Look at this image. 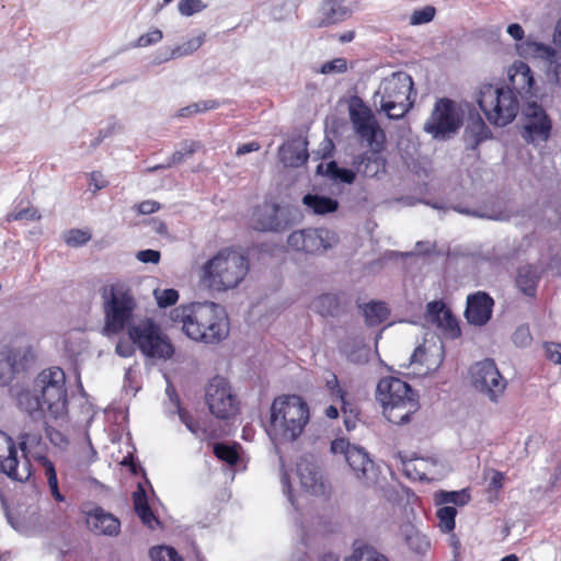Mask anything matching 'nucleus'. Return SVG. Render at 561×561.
I'll return each instance as SVG.
<instances>
[{"label": "nucleus", "mask_w": 561, "mask_h": 561, "mask_svg": "<svg viewBox=\"0 0 561 561\" xmlns=\"http://www.w3.org/2000/svg\"><path fill=\"white\" fill-rule=\"evenodd\" d=\"M42 218L39 211L35 207H26L14 210L7 215V221H35Z\"/></svg>", "instance_id": "ea45409f"}, {"label": "nucleus", "mask_w": 561, "mask_h": 561, "mask_svg": "<svg viewBox=\"0 0 561 561\" xmlns=\"http://www.w3.org/2000/svg\"><path fill=\"white\" fill-rule=\"evenodd\" d=\"M0 471L15 481H26L31 477V463L26 459L19 469L18 450L13 439L0 431Z\"/></svg>", "instance_id": "dca6fc26"}, {"label": "nucleus", "mask_w": 561, "mask_h": 561, "mask_svg": "<svg viewBox=\"0 0 561 561\" xmlns=\"http://www.w3.org/2000/svg\"><path fill=\"white\" fill-rule=\"evenodd\" d=\"M148 500L145 491L139 489L134 493V508L135 511L139 510L141 506L148 505Z\"/></svg>", "instance_id": "338daca9"}, {"label": "nucleus", "mask_w": 561, "mask_h": 561, "mask_svg": "<svg viewBox=\"0 0 561 561\" xmlns=\"http://www.w3.org/2000/svg\"><path fill=\"white\" fill-rule=\"evenodd\" d=\"M32 347H5L0 351V386L9 385L16 374L27 368Z\"/></svg>", "instance_id": "f3484780"}, {"label": "nucleus", "mask_w": 561, "mask_h": 561, "mask_svg": "<svg viewBox=\"0 0 561 561\" xmlns=\"http://www.w3.org/2000/svg\"><path fill=\"white\" fill-rule=\"evenodd\" d=\"M152 561H183L178 551L168 546H157L149 550Z\"/></svg>", "instance_id": "e433bc0d"}, {"label": "nucleus", "mask_w": 561, "mask_h": 561, "mask_svg": "<svg viewBox=\"0 0 561 561\" xmlns=\"http://www.w3.org/2000/svg\"><path fill=\"white\" fill-rule=\"evenodd\" d=\"M137 515L140 517L144 525L153 529L156 524H159L158 518L154 516L150 505L141 506L139 510L135 511Z\"/></svg>", "instance_id": "603ef678"}, {"label": "nucleus", "mask_w": 561, "mask_h": 561, "mask_svg": "<svg viewBox=\"0 0 561 561\" xmlns=\"http://www.w3.org/2000/svg\"><path fill=\"white\" fill-rule=\"evenodd\" d=\"M457 510L454 506L445 505L436 511L438 527L444 534H449L456 526Z\"/></svg>", "instance_id": "72a5a7b5"}, {"label": "nucleus", "mask_w": 561, "mask_h": 561, "mask_svg": "<svg viewBox=\"0 0 561 561\" xmlns=\"http://www.w3.org/2000/svg\"><path fill=\"white\" fill-rule=\"evenodd\" d=\"M161 205L152 199L142 201L134 206L136 211L140 215H150L160 209Z\"/></svg>", "instance_id": "5fc2aeb1"}, {"label": "nucleus", "mask_w": 561, "mask_h": 561, "mask_svg": "<svg viewBox=\"0 0 561 561\" xmlns=\"http://www.w3.org/2000/svg\"><path fill=\"white\" fill-rule=\"evenodd\" d=\"M491 478L486 488V493L493 494L494 499H497L499 492L503 489L506 476L504 472L497 470H491Z\"/></svg>", "instance_id": "a18cd8bd"}, {"label": "nucleus", "mask_w": 561, "mask_h": 561, "mask_svg": "<svg viewBox=\"0 0 561 561\" xmlns=\"http://www.w3.org/2000/svg\"><path fill=\"white\" fill-rule=\"evenodd\" d=\"M522 55L548 61V78L561 85V56L551 46L527 41L520 45Z\"/></svg>", "instance_id": "6ab92c4d"}, {"label": "nucleus", "mask_w": 561, "mask_h": 561, "mask_svg": "<svg viewBox=\"0 0 561 561\" xmlns=\"http://www.w3.org/2000/svg\"><path fill=\"white\" fill-rule=\"evenodd\" d=\"M36 405L58 415L67 410L68 396L66 375L60 367H50L41 371L34 380Z\"/></svg>", "instance_id": "1a4fd4ad"}, {"label": "nucleus", "mask_w": 561, "mask_h": 561, "mask_svg": "<svg viewBox=\"0 0 561 561\" xmlns=\"http://www.w3.org/2000/svg\"><path fill=\"white\" fill-rule=\"evenodd\" d=\"M339 401L341 402V411L343 413L345 427L347 431H352L356 426L359 409L356 404L347 401L346 397H344V400Z\"/></svg>", "instance_id": "c9c22d12"}, {"label": "nucleus", "mask_w": 561, "mask_h": 561, "mask_svg": "<svg viewBox=\"0 0 561 561\" xmlns=\"http://www.w3.org/2000/svg\"><path fill=\"white\" fill-rule=\"evenodd\" d=\"M180 419L186 427L195 435L201 431L198 422L185 411H180Z\"/></svg>", "instance_id": "680f3d73"}, {"label": "nucleus", "mask_w": 561, "mask_h": 561, "mask_svg": "<svg viewBox=\"0 0 561 561\" xmlns=\"http://www.w3.org/2000/svg\"><path fill=\"white\" fill-rule=\"evenodd\" d=\"M347 561H388L387 558L369 547L355 549Z\"/></svg>", "instance_id": "58836bf2"}, {"label": "nucleus", "mask_w": 561, "mask_h": 561, "mask_svg": "<svg viewBox=\"0 0 561 561\" xmlns=\"http://www.w3.org/2000/svg\"><path fill=\"white\" fill-rule=\"evenodd\" d=\"M353 446L345 439H335L331 443V451L333 454H343L345 458L347 457V451Z\"/></svg>", "instance_id": "e2e57ef3"}, {"label": "nucleus", "mask_w": 561, "mask_h": 561, "mask_svg": "<svg viewBox=\"0 0 561 561\" xmlns=\"http://www.w3.org/2000/svg\"><path fill=\"white\" fill-rule=\"evenodd\" d=\"M477 102L486 119L495 126H505L513 122L519 110L515 91L490 83L481 85Z\"/></svg>", "instance_id": "6e6552de"}, {"label": "nucleus", "mask_w": 561, "mask_h": 561, "mask_svg": "<svg viewBox=\"0 0 561 561\" xmlns=\"http://www.w3.org/2000/svg\"><path fill=\"white\" fill-rule=\"evenodd\" d=\"M135 347L136 345L133 344V342H127L125 340H119L115 346V352L121 357H130L135 354Z\"/></svg>", "instance_id": "13d9d810"}, {"label": "nucleus", "mask_w": 561, "mask_h": 561, "mask_svg": "<svg viewBox=\"0 0 561 561\" xmlns=\"http://www.w3.org/2000/svg\"><path fill=\"white\" fill-rule=\"evenodd\" d=\"M199 147L201 144L198 141L186 142L184 145L183 150H179L172 153L165 165H156L151 168L150 171H156L158 169L170 168L171 165L179 164L183 162L186 157L192 156Z\"/></svg>", "instance_id": "f704fd0d"}, {"label": "nucleus", "mask_w": 561, "mask_h": 561, "mask_svg": "<svg viewBox=\"0 0 561 561\" xmlns=\"http://www.w3.org/2000/svg\"><path fill=\"white\" fill-rule=\"evenodd\" d=\"M249 270L250 262L245 255L232 248H225L203 264L201 282L211 290L224 293L237 288Z\"/></svg>", "instance_id": "7ed1b4c3"}, {"label": "nucleus", "mask_w": 561, "mask_h": 561, "mask_svg": "<svg viewBox=\"0 0 561 561\" xmlns=\"http://www.w3.org/2000/svg\"><path fill=\"white\" fill-rule=\"evenodd\" d=\"M108 182L105 180L100 171H93L89 175V185L93 187V192L100 191L106 187Z\"/></svg>", "instance_id": "6e6d98bb"}, {"label": "nucleus", "mask_w": 561, "mask_h": 561, "mask_svg": "<svg viewBox=\"0 0 561 561\" xmlns=\"http://www.w3.org/2000/svg\"><path fill=\"white\" fill-rule=\"evenodd\" d=\"M462 126V113L455 101L448 98L437 99L423 125V130L435 140H448Z\"/></svg>", "instance_id": "9d476101"}, {"label": "nucleus", "mask_w": 561, "mask_h": 561, "mask_svg": "<svg viewBox=\"0 0 561 561\" xmlns=\"http://www.w3.org/2000/svg\"><path fill=\"white\" fill-rule=\"evenodd\" d=\"M160 252L157 250H142L137 253V259L144 263L157 264L160 261Z\"/></svg>", "instance_id": "052dcab7"}, {"label": "nucleus", "mask_w": 561, "mask_h": 561, "mask_svg": "<svg viewBox=\"0 0 561 561\" xmlns=\"http://www.w3.org/2000/svg\"><path fill=\"white\" fill-rule=\"evenodd\" d=\"M153 296L157 300V304L160 308H167L173 306L179 300V293L176 289L168 288V289H154Z\"/></svg>", "instance_id": "a19ab883"}, {"label": "nucleus", "mask_w": 561, "mask_h": 561, "mask_svg": "<svg viewBox=\"0 0 561 561\" xmlns=\"http://www.w3.org/2000/svg\"><path fill=\"white\" fill-rule=\"evenodd\" d=\"M546 354L549 360L554 364L561 365V344L560 343H546Z\"/></svg>", "instance_id": "4d7b16f0"}, {"label": "nucleus", "mask_w": 561, "mask_h": 561, "mask_svg": "<svg viewBox=\"0 0 561 561\" xmlns=\"http://www.w3.org/2000/svg\"><path fill=\"white\" fill-rule=\"evenodd\" d=\"M324 233H327L325 230L312 228L297 230L288 236L287 244L295 251L310 254L320 253L330 247Z\"/></svg>", "instance_id": "a211bd4d"}, {"label": "nucleus", "mask_w": 561, "mask_h": 561, "mask_svg": "<svg viewBox=\"0 0 561 561\" xmlns=\"http://www.w3.org/2000/svg\"><path fill=\"white\" fill-rule=\"evenodd\" d=\"M513 91L518 94L536 95L535 78L530 67L524 61H515L510 72Z\"/></svg>", "instance_id": "b1692460"}, {"label": "nucleus", "mask_w": 561, "mask_h": 561, "mask_svg": "<svg viewBox=\"0 0 561 561\" xmlns=\"http://www.w3.org/2000/svg\"><path fill=\"white\" fill-rule=\"evenodd\" d=\"M426 318L447 337L456 339L461 334L458 320L442 300H435L427 304Z\"/></svg>", "instance_id": "aec40b11"}, {"label": "nucleus", "mask_w": 561, "mask_h": 561, "mask_svg": "<svg viewBox=\"0 0 561 561\" xmlns=\"http://www.w3.org/2000/svg\"><path fill=\"white\" fill-rule=\"evenodd\" d=\"M347 70L346 59L343 57L327 61L321 66V73H343Z\"/></svg>", "instance_id": "de8ad7c7"}, {"label": "nucleus", "mask_w": 561, "mask_h": 561, "mask_svg": "<svg viewBox=\"0 0 561 561\" xmlns=\"http://www.w3.org/2000/svg\"><path fill=\"white\" fill-rule=\"evenodd\" d=\"M345 0H325L320 7L321 16L310 23L313 28L328 27L341 23L348 19L352 11L346 5H343Z\"/></svg>", "instance_id": "5701e85b"}, {"label": "nucleus", "mask_w": 561, "mask_h": 561, "mask_svg": "<svg viewBox=\"0 0 561 561\" xmlns=\"http://www.w3.org/2000/svg\"><path fill=\"white\" fill-rule=\"evenodd\" d=\"M88 528L96 534L115 537L121 531V522L113 514L105 512L98 506L87 514Z\"/></svg>", "instance_id": "4be33fe9"}, {"label": "nucleus", "mask_w": 561, "mask_h": 561, "mask_svg": "<svg viewBox=\"0 0 561 561\" xmlns=\"http://www.w3.org/2000/svg\"><path fill=\"white\" fill-rule=\"evenodd\" d=\"M470 499V493L466 489L460 491H438L435 493V503L444 506L447 504L465 506L469 503Z\"/></svg>", "instance_id": "2f4dec72"}, {"label": "nucleus", "mask_w": 561, "mask_h": 561, "mask_svg": "<svg viewBox=\"0 0 561 561\" xmlns=\"http://www.w3.org/2000/svg\"><path fill=\"white\" fill-rule=\"evenodd\" d=\"M436 10L432 5H426L422 9H416L413 11L410 18V23L412 25H421L431 22L435 16Z\"/></svg>", "instance_id": "c03bdc74"}, {"label": "nucleus", "mask_w": 561, "mask_h": 561, "mask_svg": "<svg viewBox=\"0 0 561 561\" xmlns=\"http://www.w3.org/2000/svg\"><path fill=\"white\" fill-rule=\"evenodd\" d=\"M253 227L259 231L280 232L291 226L288 211L280 205L265 201L253 211Z\"/></svg>", "instance_id": "4468645a"}, {"label": "nucleus", "mask_w": 561, "mask_h": 561, "mask_svg": "<svg viewBox=\"0 0 561 561\" xmlns=\"http://www.w3.org/2000/svg\"><path fill=\"white\" fill-rule=\"evenodd\" d=\"M304 204L311 208L316 214L324 215L337 209L339 204L335 199L327 196L307 194L304 196Z\"/></svg>", "instance_id": "7c9ffc66"}, {"label": "nucleus", "mask_w": 561, "mask_h": 561, "mask_svg": "<svg viewBox=\"0 0 561 561\" xmlns=\"http://www.w3.org/2000/svg\"><path fill=\"white\" fill-rule=\"evenodd\" d=\"M507 33L515 39L522 41L524 37V30L518 23L510 24L507 27Z\"/></svg>", "instance_id": "774afa93"}, {"label": "nucleus", "mask_w": 561, "mask_h": 561, "mask_svg": "<svg viewBox=\"0 0 561 561\" xmlns=\"http://www.w3.org/2000/svg\"><path fill=\"white\" fill-rule=\"evenodd\" d=\"M356 174L346 168H340L337 173H335L334 181H340L343 183L351 184L355 181Z\"/></svg>", "instance_id": "0e129e2a"}, {"label": "nucleus", "mask_w": 561, "mask_h": 561, "mask_svg": "<svg viewBox=\"0 0 561 561\" xmlns=\"http://www.w3.org/2000/svg\"><path fill=\"white\" fill-rule=\"evenodd\" d=\"M310 308L323 318L334 317L340 310V299L333 294H323L314 298Z\"/></svg>", "instance_id": "cd10ccee"}, {"label": "nucleus", "mask_w": 561, "mask_h": 561, "mask_svg": "<svg viewBox=\"0 0 561 561\" xmlns=\"http://www.w3.org/2000/svg\"><path fill=\"white\" fill-rule=\"evenodd\" d=\"M297 473L301 485L313 494L323 490V483L319 471L309 462L301 461L297 465Z\"/></svg>", "instance_id": "393cba45"}, {"label": "nucleus", "mask_w": 561, "mask_h": 561, "mask_svg": "<svg viewBox=\"0 0 561 561\" xmlns=\"http://www.w3.org/2000/svg\"><path fill=\"white\" fill-rule=\"evenodd\" d=\"M325 386L333 399L344 400V397H347L346 390L340 386L337 376L335 374L331 375V378L327 380Z\"/></svg>", "instance_id": "09e8293b"}, {"label": "nucleus", "mask_w": 561, "mask_h": 561, "mask_svg": "<svg viewBox=\"0 0 561 561\" xmlns=\"http://www.w3.org/2000/svg\"><path fill=\"white\" fill-rule=\"evenodd\" d=\"M163 37L162 32L159 28H154L146 34L140 35L137 38L136 46L137 47H147L153 44L159 43Z\"/></svg>", "instance_id": "8fccbe9b"}, {"label": "nucleus", "mask_w": 561, "mask_h": 561, "mask_svg": "<svg viewBox=\"0 0 561 561\" xmlns=\"http://www.w3.org/2000/svg\"><path fill=\"white\" fill-rule=\"evenodd\" d=\"M362 310L365 318V323L368 327L379 325L380 323L385 322L390 314L388 306L382 301H371L364 304L362 306Z\"/></svg>", "instance_id": "bb28decb"}, {"label": "nucleus", "mask_w": 561, "mask_h": 561, "mask_svg": "<svg viewBox=\"0 0 561 561\" xmlns=\"http://www.w3.org/2000/svg\"><path fill=\"white\" fill-rule=\"evenodd\" d=\"M493 298L485 291H477L467 298L465 316L470 324L484 325L492 316Z\"/></svg>", "instance_id": "412c9836"}, {"label": "nucleus", "mask_w": 561, "mask_h": 561, "mask_svg": "<svg viewBox=\"0 0 561 561\" xmlns=\"http://www.w3.org/2000/svg\"><path fill=\"white\" fill-rule=\"evenodd\" d=\"M376 399L382 407L385 417L397 425L410 422L420 409L417 392L407 381L393 376L378 381Z\"/></svg>", "instance_id": "20e7f679"}, {"label": "nucleus", "mask_w": 561, "mask_h": 561, "mask_svg": "<svg viewBox=\"0 0 561 561\" xmlns=\"http://www.w3.org/2000/svg\"><path fill=\"white\" fill-rule=\"evenodd\" d=\"M205 8L202 0H181L178 9L182 15L191 16Z\"/></svg>", "instance_id": "49530a36"}, {"label": "nucleus", "mask_w": 561, "mask_h": 561, "mask_svg": "<svg viewBox=\"0 0 561 561\" xmlns=\"http://www.w3.org/2000/svg\"><path fill=\"white\" fill-rule=\"evenodd\" d=\"M174 322L192 340L218 344L229 335V319L225 309L215 302H194L176 307L171 314Z\"/></svg>", "instance_id": "f257e3e1"}, {"label": "nucleus", "mask_w": 561, "mask_h": 561, "mask_svg": "<svg viewBox=\"0 0 561 561\" xmlns=\"http://www.w3.org/2000/svg\"><path fill=\"white\" fill-rule=\"evenodd\" d=\"M345 459L358 479L366 478L368 470L374 466L368 454L363 448L356 446L350 448Z\"/></svg>", "instance_id": "a878e982"}, {"label": "nucleus", "mask_w": 561, "mask_h": 561, "mask_svg": "<svg viewBox=\"0 0 561 561\" xmlns=\"http://www.w3.org/2000/svg\"><path fill=\"white\" fill-rule=\"evenodd\" d=\"M539 276L535 267L527 265L518 270L516 285L527 296H534L536 293Z\"/></svg>", "instance_id": "c85d7f7f"}, {"label": "nucleus", "mask_w": 561, "mask_h": 561, "mask_svg": "<svg viewBox=\"0 0 561 561\" xmlns=\"http://www.w3.org/2000/svg\"><path fill=\"white\" fill-rule=\"evenodd\" d=\"M127 334L129 341L147 358L168 360L175 353L174 345L168 334L151 318L138 320L128 328Z\"/></svg>", "instance_id": "0eeeda50"}, {"label": "nucleus", "mask_w": 561, "mask_h": 561, "mask_svg": "<svg viewBox=\"0 0 561 561\" xmlns=\"http://www.w3.org/2000/svg\"><path fill=\"white\" fill-rule=\"evenodd\" d=\"M525 125L522 136L527 142L546 141L552 128L551 119L541 105L528 103L524 110Z\"/></svg>", "instance_id": "2eb2a0df"}, {"label": "nucleus", "mask_w": 561, "mask_h": 561, "mask_svg": "<svg viewBox=\"0 0 561 561\" xmlns=\"http://www.w3.org/2000/svg\"><path fill=\"white\" fill-rule=\"evenodd\" d=\"M350 118L356 134L368 146L379 147L385 142V131L381 129L371 110L360 99L351 104Z\"/></svg>", "instance_id": "f8f14e48"}, {"label": "nucleus", "mask_w": 561, "mask_h": 561, "mask_svg": "<svg viewBox=\"0 0 561 561\" xmlns=\"http://www.w3.org/2000/svg\"><path fill=\"white\" fill-rule=\"evenodd\" d=\"M205 35H198L196 37L190 38L182 45H180L176 50L180 53V55H190L194 51H196L204 43Z\"/></svg>", "instance_id": "3c124183"}, {"label": "nucleus", "mask_w": 561, "mask_h": 561, "mask_svg": "<svg viewBox=\"0 0 561 561\" xmlns=\"http://www.w3.org/2000/svg\"><path fill=\"white\" fill-rule=\"evenodd\" d=\"M239 444L227 445L225 443H217L214 445V455L221 461L230 466H236L239 462Z\"/></svg>", "instance_id": "473e14b6"}, {"label": "nucleus", "mask_w": 561, "mask_h": 561, "mask_svg": "<svg viewBox=\"0 0 561 561\" xmlns=\"http://www.w3.org/2000/svg\"><path fill=\"white\" fill-rule=\"evenodd\" d=\"M37 461L44 468L51 496L56 502H64L65 496L59 491L57 473L53 461H50L46 456L38 457Z\"/></svg>", "instance_id": "c756f323"}, {"label": "nucleus", "mask_w": 561, "mask_h": 561, "mask_svg": "<svg viewBox=\"0 0 561 561\" xmlns=\"http://www.w3.org/2000/svg\"><path fill=\"white\" fill-rule=\"evenodd\" d=\"M91 239V233L87 230L81 229H70L65 232L64 240L69 247H81L89 242Z\"/></svg>", "instance_id": "4c0bfd02"}, {"label": "nucleus", "mask_w": 561, "mask_h": 561, "mask_svg": "<svg viewBox=\"0 0 561 561\" xmlns=\"http://www.w3.org/2000/svg\"><path fill=\"white\" fill-rule=\"evenodd\" d=\"M104 313V330L107 334L128 331L135 322L134 314L138 307L131 287L121 280L103 286L101 289Z\"/></svg>", "instance_id": "39448f33"}, {"label": "nucleus", "mask_w": 561, "mask_h": 561, "mask_svg": "<svg viewBox=\"0 0 561 561\" xmlns=\"http://www.w3.org/2000/svg\"><path fill=\"white\" fill-rule=\"evenodd\" d=\"M403 472L408 478H410L412 480L422 481V480L427 479L426 474L424 472L417 470L416 463L414 460H408V461L403 462Z\"/></svg>", "instance_id": "864d4df0"}, {"label": "nucleus", "mask_w": 561, "mask_h": 561, "mask_svg": "<svg viewBox=\"0 0 561 561\" xmlns=\"http://www.w3.org/2000/svg\"><path fill=\"white\" fill-rule=\"evenodd\" d=\"M407 542L411 550H413L420 554L425 553L430 549V546H431L427 537L417 531L409 535L407 537Z\"/></svg>", "instance_id": "37998d69"}, {"label": "nucleus", "mask_w": 561, "mask_h": 561, "mask_svg": "<svg viewBox=\"0 0 561 561\" xmlns=\"http://www.w3.org/2000/svg\"><path fill=\"white\" fill-rule=\"evenodd\" d=\"M219 102L216 100H205L191 104L193 112L196 114L216 110L219 107Z\"/></svg>", "instance_id": "bf43d9fd"}, {"label": "nucleus", "mask_w": 561, "mask_h": 561, "mask_svg": "<svg viewBox=\"0 0 561 561\" xmlns=\"http://www.w3.org/2000/svg\"><path fill=\"white\" fill-rule=\"evenodd\" d=\"M472 386L496 401L506 389V380L499 371L493 359L486 358L470 368Z\"/></svg>", "instance_id": "ddd939ff"}, {"label": "nucleus", "mask_w": 561, "mask_h": 561, "mask_svg": "<svg viewBox=\"0 0 561 561\" xmlns=\"http://www.w3.org/2000/svg\"><path fill=\"white\" fill-rule=\"evenodd\" d=\"M411 364H419L425 366L423 374L436 369L438 363H430L427 348L424 345H419L411 355Z\"/></svg>", "instance_id": "79ce46f5"}, {"label": "nucleus", "mask_w": 561, "mask_h": 561, "mask_svg": "<svg viewBox=\"0 0 561 561\" xmlns=\"http://www.w3.org/2000/svg\"><path fill=\"white\" fill-rule=\"evenodd\" d=\"M261 149V145L257 141H250L243 145H240L237 148L236 154L243 156L249 152L257 151Z\"/></svg>", "instance_id": "69168bd1"}, {"label": "nucleus", "mask_w": 561, "mask_h": 561, "mask_svg": "<svg viewBox=\"0 0 561 561\" xmlns=\"http://www.w3.org/2000/svg\"><path fill=\"white\" fill-rule=\"evenodd\" d=\"M205 401L209 412L219 420H229L239 412V399L230 382L221 376L210 379L206 387Z\"/></svg>", "instance_id": "9b49d317"}, {"label": "nucleus", "mask_w": 561, "mask_h": 561, "mask_svg": "<svg viewBox=\"0 0 561 561\" xmlns=\"http://www.w3.org/2000/svg\"><path fill=\"white\" fill-rule=\"evenodd\" d=\"M309 420V405L300 396L282 394L271 404L266 433L275 442H295L304 433Z\"/></svg>", "instance_id": "f03ea898"}, {"label": "nucleus", "mask_w": 561, "mask_h": 561, "mask_svg": "<svg viewBox=\"0 0 561 561\" xmlns=\"http://www.w3.org/2000/svg\"><path fill=\"white\" fill-rule=\"evenodd\" d=\"M416 94L412 77L404 71H396L381 80L375 102L379 99V110L388 118L400 119L414 106Z\"/></svg>", "instance_id": "423d86ee"}]
</instances>
